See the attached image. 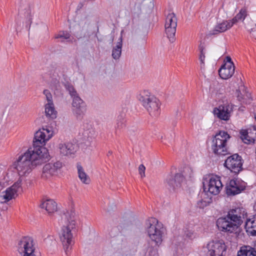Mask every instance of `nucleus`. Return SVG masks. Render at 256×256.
<instances>
[{
	"label": "nucleus",
	"instance_id": "f257e3e1",
	"mask_svg": "<svg viewBox=\"0 0 256 256\" xmlns=\"http://www.w3.org/2000/svg\"><path fill=\"white\" fill-rule=\"evenodd\" d=\"M49 157L48 149L44 148L35 150H28L20 156L12 164L13 168L16 170L19 178L6 190L4 196L8 195V196L6 198H13L16 195L18 192H22V181L30 175L34 168L48 160Z\"/></svg>",
	"mask_w": 256,
	"mask_h": 256
},
{
	"label": "nucleus",
	"instance_id": "f03ea898",
	"mask_svg": "<svg viewBox=\"0 0 256 256\" xmlns=\"http://www.w3.org/2000/svg\"><path fill=\"white\" fill-rule=\"evenodd\" d=\"M76 216L73 210L67 212L62 216V222L64 224L60 234V240L66 254L68 256L74 244V232L76 224Z\"/></svg>",
	"mask_w": 256,
	"mask_h": 256
},
{
	"label": "nucleus",
	"instance_id": "7ed1b4c3",
	"mask_svg": "<svg viewBox=\"0 0 256 256\" xmlns=\"http://www.w3.org/2000/svg\"><path fill=\"white\" fill-rule=\"evenodd\" d=\"M138 99L152 116H156L160 114V100L148 90L140 92Z\"/></svg>",
	"mask_w": 256,
	"mask_h": 256
},
{
	"label": "nucleus",
	"instance_id": "20e7f679",
	"mask_svg": "<svg viewBox=\"0 0 256 256\" xmlns=\"http://www.w3.org/2000/svg\"><path fill=\"white\" fill-rule=\"evenodd\" d=\"M147 232L150 238L156 244L160 245L162 241L164 229L161 224L158 222L155 218H150L146 220Z\"/></svg>",
	"mask_w": 256,
	"mask_h": 256
},
{
	"label": "nucleus",
	"instance_id": "39448f33",
	"mask_svg": "<svg viewBox=\"0 0 256 256\" xmlns=\"http://www.w3.org/2000/svg\"><path fill=\"white\" fill-rule=\"evenodd\" d=\"M14 178V173L10 169L6 170L0 172V202L2 204L6 203L12 199L16 198L20 192H18L16 196L13 198H6L4 194L6 190L9 188L7 187L10 185ZM6 196H8L6 195Z\"/></svg>",
	"mask_w": 256,
	"mask_h": 256
},
{
	"label": "nucleus",
	"instance_id": "423d86ee",
	"mask_svg": "<svg viewBox=\"0 0 256 256\" xmlns=\"http://www.w3.org/2000/svg\"><path fill=\"white\" fill-rule=\"evenodd\" d=\"M203 250L208 256H224L226 246L223 240H212L204 247Z\"/></svg>",
	"mask_w": 256,
	"mask_h": 256
},
{
	"label": "nucleus",
	"instance_id": "0eeeda50",
	"mask_svg": "<svg viewBox=\"0 0 256 256\" xmlns=\"http://www.w3.org/2000/svg\"><path fill=\"white\" fill-rule=\"evenodd\" d=\"M53 132L51 128H42L37 131L34 135L33 140V150H40L41 148H46L42 146L45 145L46 142L48 141L52 136Z\"/></svg>",
	"mask_w": 256,
	"mask_h": 256
},
{
	"label": "nucleus",
	"instance_id": "6e6552de",
	"mask_svg": "<svg viewBox=\"0 0 256 256\" xmlns=\"http://www.w3.org/2000/svg\"><path fill=\"white\" fill-rule=\"evenodd\" d=\"M17 250L22 256H36L34 240L30 236H24L20 240Z\"/></svg>",
	"mask_w": 256,
	"mask_h": 256
},
{
	"label": "nucleus",
	"instance_id": "1a4fd4ad",
	"mask_svg": "<svg viewBox=\"0 0 256 256\" xmlns=\"http://www.w3.org/2000/svg\"><path fill=\"white\" fill-rule=\"evenodd\" d=\"M177 18L175 14L170 12L166 16L164 28L165 32L170 42H174L176 40V32L177 26Z\"/></svg>",
	"mask_w": 256,
	"mask_h": 256
},
{
	"label": "nucleus",
	"instance_id": "9d476101",
	"mask_svg": "<svg viewBox=\"0 0 256 256\" xmlns=\"http://www.w3.org/2000/svg\"><path fill=\"white\" fill-rule=\"evenodd\" d=\"M224 165L232 172L238 173L242 170V158L238 154H234L226 158Z\"/></svg>",
	"mask_w": 256,
	"mask_h": 256
},
{
	"label": "nucleus",
	"instance_id": "9b49d317",
	"mask_svg": "<svg viewBox=\"0 0 256 256\" xmlns=\"http://www.w3.org/2000/svg\"><path fill=\"white\" fill-rule=\"evenodd\" d=\"M62 166V164L60 162L46 164L42 170V178L44 180L50 178L52 176L58 174V171L60 170Z\"/></svg>",
	"mask_w": 256,
	"mask_h": 256
},
{
	"label": "nucleus",
	"instance_id": "f8f14e48",
	"mask_svg": "<svg viewBox=\"0 0 256 256\" xmlns=\"http://www.w3.org/2000/svg\"><path fill=\"white\" fill-rule=\"evenodd\" d=\"M232 111V106L230 104H225L215 108L214 109L213 113L219 119L227 121L230 120Z\"/></svg>",
	"mask_w": 256,
	"mask_h": 256
},
{
	"label": "nucleus",
	"instance_id": "ddd939ff",
	"mask_svg": "<svg viewBox=\"0 0 256 256\" xmlns=\"http://www.w3.org/2000/svg\"><path fill=\"white\" fill-rule=\"evenodd\" d=\"M86 110V106L80 97H76L72 100V112L73 114L78 118H82Z\"/></svg>",
	"mask_w": 256,
	"mask_h": 256
},
{
	"label": "nucleus",
	"instance_id": "4468645a",
	"mask_svg": "<svg viewBox=\"0 0 256 256\" xmlns=\"http://www.w3.org/2000/svg\"><path fill=\"white\" fill-rule=\"evenodd\" d=\"M216 226L219 230L224 232L232 233L237 230L236 225L227 216L218 218L216 220Z\"/></svg>",
	"mask_w": 256,
	"mask_h": 256
},
{
	"label": "nucleus",
	"instance_id": "2eb2a0df",
	"mask_svg": "<svg viewBox=\"0 0 256 256\" xmlns=\"http://www.w3.org/2000/svg\"><path fill=\"white\" fill-rule=\"evenodd\" d=\"M223 185L220 177L216 176H212L209 180L208 187V191L212 194L216 195L220 193Z\"/></svg>",
	"mask_w": 256,
	"mask_h": 256
},
{
	"label": "nucleus",
	"instance_id": "dca6fc26",
	"mask_svg": "<svg viewBox=\"0 0 256 256\" xmlns=\"http://www.w3.org/2000/svg\"><path fill=\"white\" fill-rule=\"evenodd\" d=\"M233 25L231 20H222L218 22L214 28L209 32L208 34L210 36L216 35L224 32L230 28Z\"/></svg>",
	"mask_w": 256,
	"mask_h": 256
},
{
	"label": "nucleus",
	"instance_id": "f3484780",
	"mask_svg": "<svg viewBox=\"0 0 256 256\" xmlns=\"http://www.w3.org/2000/svg\"><path fill=\"white\" fill-rule=\"evenodd\" d=\"M230 136L227 132L224 131H220L216 134L212 140V143L217 142L218 144L222 146L224 149H226L228 151L227 142Z\"/></svg>",
	"mask_w": 256,
	"mask_h": 256
},
{
	"label": "nucleus",
	"instance_id": "a211bd4d",
	"mask_svg": "<svg viewBox=\"0 0 256 256\" xmlns=\"http://www.w3.org/2000/svg\"><path fill=\"white\" fill-rule=\"evenodd\" d=\"M60 153L65 156H71L76 152V148L71 142L60 144L58 146Z\"/></svg>",
	"mask_w": 256,
	"mask_h": 256
},
{
	"label": "nucleus",
	"instance_id": "6ab92c4d",
	"mask_svg": "<svg viewBox=\"0 0 256 256\" xmlns=\"http://www.w3.org/2000/svg\"><path fill=\"white\" fill-rule=\"evenodd\" d=\"M219 75L224 80L231 78L234 72V66H232L230 63L224 64L220 69Z\"/></svg>",
	"mask_w": 256,
	"mask_h": 256
},
{
	"label": "nucleus",
	"instance_id": "aec40b11",
	"mask_svg": "<svg viewBox=\"0 0 256 256\" xmlns=\"http://www.w3.org/2000/svg\"><path fill=\"white\" fill-rule=\"evenodd\" d=\"M168 184L174 188L180 186L182 183L184 182V176L181 174H176L174 178L169 176L166 178Z\"/></svg>",
	"mask_w": 256,
	"mask_h": 256
},
{
	"label": "nucleus",
	"instance_id": "412c9836",
	"mask_svg": "<svg viewBox=\"0 0 256 256\" xmlns=\"http://www.w3.org/2000/svg\"><path fill=\"white\" fill-rule=\"evenodd\" d=\"M244 190V188L240 185L239 182L231 180L229 185L226 187V194L228 195H235L240 193Z\"/></svg>",
	"mask_w": 256,
	"mask_h": 256
},
{
	"label": "nucleus",
	"instance_id": "4be33fe9",
	"mask_svg": "<svg viewBox=\"0 0 256 256\" xmlns=\"http://www.w3.org/2000/svg\"><path fill=\"white\" fill-rule=\"evenodd\" d=\"M245 229L248 234L256 236V216L248 219L245 224Z\"/></svg>",
	"mask_w": 256,
	"mask_h": 256
},
{
	"label": "nucleus",
	"instance_id": "5701e85b",
	"mask_svg": "<svg viewBox=\"0 0 256 256\" xmlns=\"http://www.w3.org/2000/svg\"><path fill=\"white\" fill-rule=\"evenodd\" d=\"M41 208H44L49 214H51L56 212L57 204L52 200H46L41 204Z\"/></svg>",
	"mask_w": 256,
	"mask_h": 256
},
{
	"label": "nucleus",
	"instance_id": "b1692460",
	"mask_svg": "<svg viewBox=\"0 0 256 256\" xmlns=\"http://www.w3.org/2000/svg\"><path fill=\"white\" fill-rule=\"evenodd\" d=\"M20 14L24 17L28 22H30L31 20V10L30 6L28 4L26 6H20L19 8Z\"/></svg>",
	"mask_w": 256,
	"mask_h": 256
},
{
	"label": "nucleus",
	"instance_id": "393cba45",
	"mask_svg": "<svg viewBox=\"0 0 256 256\" xmlns=\"http://www.w3.org/2000/svg\"><path fill=\"white\" fill-rule=\"evenodd\" d=\"M226 216L228 217L230 220L232 222V224H234L236 225V229H238L239 226H240L242 224V223L243 222V220L244 219V218H242L241 216L239 215L236 216L234 213L230 212V210L228 211Z\"/></svg>",
	"mask_w": 256,
	"mask_h": 256
},
{
	"label": "nucleus",
	"instance_id": "a878e982",
	"mask_svg": "<svg viewBox=\"0 0 256 256\" xmlns=\"http://www.w3.org/2000/svg\"><path fill=\"white\" fill-rule=\"evenodd\" d=\"M117 42L116 45L113 48L112 50V57L114 59L117 60L120 58L122 54V37L120 36Z\"/></svg>",
	"mask_w": 256,
	"mask_h": 256
},
{
	"label": "nucleus",
	"instance_id": "bb28decb",
	"mask_svg": "<svg viewBox=\"0 0 256 256\" xmlns=\"http://www.w3.org/2000/svg\"><path fill=\"white\" fill-rule=\"evenodd\" d=\"M78 178L80 180L81 182L86 184H88L90 182V179L88 176L84 172L82 167L78 164L77 166Z\"/></svg>",
	"mask_w": 256,
	"mask_h": 256
},
{
	"label": "nucleus",
	"instance_id": "cd10ccee",
	"mask_svg": "<svg viewBox=\"0 0 256 256\" xmlns=\"http://www.w3.org/2000/svg\"><path fill=\"white\" fill-rule=\"evenodd\" d=\"M45 114L47 117L52 118H56V112L53 103H47L45 105Z\"/></svg>",
	"mask_w": 256,
	"mask_h": 256
},
{
	"label": "nucleus",
	"instance_id": "c85d7f7f",
	"mask_svg": "<svg viewBox=\"0 0 256 256\" xmlns=\"http://www.w3.org/2000/svg\"><path fill=\"white\" fill-rule=\"evenodd\" d=\"M237 256H255V255L252 252V246H244L238 251Z\"/></svg>",
	"mask_w": 256,
	"mask_h": 256
},
{
	"label": "nucleus",
	"instance_id": "c756f323",
	"mask_svg": "<svg viewBox=\"0 0 256 256\" xmlns=\"http://www.w3.org/2000/svg\"><path fill=\"white\" fill-rule=\"evenodd\" d=\"M244 130L248 132L250 137V139H248V141H246V144H254L256 140V126H252L248 130Z\"/></svg>",
	"mask_w": 256,
	"mask_h": 256
},
{
	"label": "nucleus",
	"instance_id": "7c9ffc66",
	"mask_svg": "<svg viewBox=\"0 0 256 256\" xmlns=\"http://www.w3.org/2000/svg\"><path fill=\"white\" fill-rule=\"evenodd\" d=\"M247 16V10L246 8H242L240 12L231 20L232 24H234L240 20H244Z\"/></svg>",
	"mask_w": 256,
	"mask_h": 256
},
{
	"label": "nucleus",
	"instance_id": "2f4dec72",
	"mask_svg": "<svg viewBox=\"0 0 256 256\" xmlns=\"http://www.w3.org/2000/svg\"><path fill=\"white\" fill-rule=\"evenodd\" d=\"M212 149L213 152L216 154L225 155L228 152L226 149H224L222 146L218 144L217 142L212 143Z\"/></svg>",
	"mask_w": 256,
	"mask_h": 256
},
{
	"label": "nucleus",
	"instance_id": "473e14b6",
	"mask_svg": "<svg viewBox=\"0 0 256 256\" xmlns=\"http://www.w3.org/2000/svg\"><path fill=\"white\" fill-rule=\"evenodd\" d=\"M64 88L68 92L72 100L76 97H80L74 86L70 83L67 82L64 84Z\"/></svg>",
	"mask_w": 256,
	"mask_h": 256
},
{
	"label": "nucleus",
	"instance_id": "72a5a7b5",
	"mask_svg": "<svg viewBox=\"0 0 256 256\" xmlns=\"http://www.w3.org/2000/svg\"><path fill=\"white\" fill-rule=\"evenodd\" d=\"M230 212H233L236 216L239 215L244 218H245L247 216V212L243 208H237L234 209H232L230 210Z\"/></svg>",
	"mask_w": 256,
	"mask_h": 256
},
{
	"label": "nucleus",
	"instance_id": "f704fd0d",
	"mask_svg": "<svg viewBox=\"0 0 256 256\" xmlns=\"http://www.w3.org/2000/svg\"><path fill=\"white\" fill-rule=\"evenodd\" d=\"M70 37V34L69 32L64 31L59 32L58 34L55 36L56 38H64L68 41H72Z\"/></svg>",
	"mask_w": 256,
	"mask_h": 256
},
{
	"label": "nucleus",
	"instance_id": "c9c22d12",
	"mask_svg": "<svg viewBox=\"0 0 256 256\" xmlns=\"http://www.w3.org/2000/svg\"><path fill=\"white\" fill-rule=\"evenodd\" d=\"M200 55L199 56V60L200 62V67L204 68V58L206 52L203 46L200 45Z\"/></svg>",
	"mask_w": 256,
	"mask_h": 256
},
{
	"label": "nucleus",
	"instance_id": "e433bc0d",
	"mask_svg": "<svg viewBox=\"0 0 256 256\" xmlns=\"http://www.w3.org/2000/svg\"><path fill=\"white\" fill-rule=\"evenodd\" d=\"M240 138L242 142L246 144V141H248V139H250L249 134L244 130H242L240 132Z\"/></svg>",
	"mask_w": 256,
	"mask_h": 256
},
{
	"label": "nucleus",
	"instance_id": "4c0bfd02",
	"mask_svg": "<svg viewBox=\"0 0 256 256\" xmlns=\"http://www.w3.org/2000/svg\"><path fill=\"white\" fill-rule=\"evenodd\" d=\"M94 130L92 128L85 130L83 133L84 136L87 138H92L94 136Z\"/></svg>",
	"mask_w": 256,
	"mask_h": 256
},
{
	"label": "nucleus",
	"instance_id": "58836bf2",
	"mask_svg": "<svg viewBox=\"0 0 256 256\" xmlns=\"http://www.w3.org/2000/svg\"><path fill=\"white\" fill-rule=\"evenodd\" d=\"M43 93L46 96L48 103H53L52 95L50 92L48 90H44Z\"/></svg>",
	"mask_w": 256,
	"mask_h": 256
},
{
	"label": "nucleus",
	"instance_id": "ea45409f",
	"mask_svg": "<svg viewBox=\"0 0 256 256\" xmlns=\"http://www.w3.org/2000/svg\"><path fill=\"white\" fill-rule=\"evenodd\" d=\"M145 170L146 168L144 164H142L140 165L138 167V172L142 178L145 176Z\"/></svg>",
	"mask_w": 256,
	"mask_h": 256
},
{
	"label": "nucleus",
	"instance_id": "a19ab883",
	"mask_svg": "<svg viewBox=\"0 0 256 256\" xmlns=\"http://www.w3.org/2000/svg\"><path fill=\"white\" fill-rule=\"evenodd\" d=\"M236 96L238 98L239 101L242 102H243L246 103V102H245L244 100V98L243 97V95L240 92V90H237L235 94Z\"/></svg>",
	"mask_w": 256,
	"mask_h": 256
},
{
	"label": "nucleus",
	"instance_id": "79ce46f5",
	"mask_svg": "<svg viewBox=\"0 0 256 256\" xmlns=\"http://www.w3.org/2000/svg\"><path fill=\"white\" fill-rule=\"evenodd\" d=\"M197 206L200 208H203L207 206V202L205 200H201L198 202Z\"/></svg>",
	"mask_w": 256,
	"mask_h": 256
},
{
	"label": "nucleus",
	"instance_id": "37998d69",
	"mask_svg": "<svg viewBox=\"0 0 256 256\" xmlns=\"http://www.w3.org/2000/svg\"><path fill=\"white\" fill-rule=\"evenodd\" d=\"M124 126V122H118L116 124V128H122Z\"/></svg>",
	"mask_w": 256,
	"mask_h": 256
},
{
	"label": "nucleus",
	"instance_id": "c03bdc74",
	"mask_svg": "<svg viewBox=\"0 0 256 256\" xmlns=\"http://www.w3.org/2000/svg\"><path fill=\"white\" fill-rule=\"evenodd\" d=\"M230 63L232 64V66H234V64L232 61V59L230 56H227L226 58V61L224 64Z\"/></svg>",
	"mask_w": 256,
	"mask_h": 256
},
{
	"label": "nucleus",
	"instance_id": "a18cd8bd",
	"mask_svg": "<svg viewBox=\"0 0 256 256\" xmlns=\"http://www.w3.org/2000/svg\"><path fill=\"white\" fill-rule=\"evenodd\" d=\"M150 256H158V254L156 250H152V251L150 252Z\"/></svg>",
	"mask_w": 256,
	"mask_h": 256
},
{
	"label": "nucleus",
	"instance_id": "49530a36",
	"mask_svg": "<svg viewBox=\"0 0 256 256\" xmlns=\"http://www.w3.org/2000/svg\"><path fill=\"white\" fill-rule=\"evenodd\" d=\"M252 248L254 254L255 255V256H256V242H255L254 243V245L252 247Z\"/></svg>",
	"mask_w": 256,
	"mask_h": 256
},
{
	"label": "nucleus",
	"instance_id": "de8ad7c7",
	"mask_svg": "<svg viewBox=\"0 0 256 256\" xmlns=\"http://www.w3.org/2000/svg\"><path fill=\"white\" fill-rule=\"evenodd\" d=\"M84 36H84V35L83 36H79L78 34H77L76 35V37L78 40L81 39V38H84Z\"/></svg>",
	"mask_w": 256,
	"mask_h": 256
},
{
	"label": "nucleus",
	"instance_id": "09e8293b",
	"mask_svg": "<svg viewBox=\"0 0 256 256\" xmlns=\"http://www.w3.org/2000/svg\"><path fill=\"white\" fill-rule=\"evenodd\" d=\"M108 154H112V152H109Z\"/></svg>",
	"mask_w": 256,
	"mask_h": 256
},
{
	"label": "nucleus",
	"instance_id": "8fccbe9b",
	"mask_svg": "<svg viewBox=\"0 0 256 256\" xmlns=\"http://www.w3.org/2000/svg\"><path fill=\"white\" fill-rule=\"evenodd\" d=\"M254 118H255V120H256V114L255 115Z\"/></svg>",
	"mask_w": 256,
	"mask_h": 256
}]
</instances>
